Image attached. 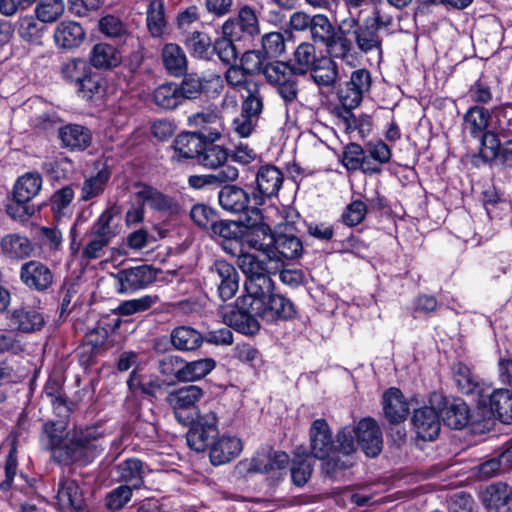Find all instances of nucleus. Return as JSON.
<instances>
[{
    "mask_svg": "<svg viewBox=\"0 0 512 512\" xmlns=\"http://www.w3.org/2000/svg\"><path fill=\"white\" fill-rule=\"evenodd\" d=\"M117 480L133 489H139L144 483V464L138 458H129L116 466Z\"/></svg>",
    "mask_w": 512,
    "mask_h": 512,
    "instance_id": "473e14b6",
    "label": "nucleus"
},
{
    "mask_svg": "<svg viewBox=\"0 0 512 512\" xmlns=\"http://www.w3.org/2000/svg\"><path fill=\"white\" fill-rule=\"evenodd\" d=\"M478 406L489 407L490 412L501 422H512V394L507 389L488 390L484 397L477 401Z\"/></svg>",
    "mask_w": 512,
    "mask_h": 512,
    "instance_id": "dca6fc26",
    "label": "nucleus"
},
{
    "mask_svg": "<svg viewBox=\"0 0 512 512\" xmlns=\"http://www.w3.org/2000/svg\"><path fill=\"white\" fill-rule=\"evenodd\" d=\"M218 203L226 212L238 214L247 210L250 195L242 187L226 183L218 192Z\"/></svg>",
    "mask_w": 512,
    "mask_h": 512,
    "instance_id": "b1692460",
    "label": "nucleus"
},
{
    "mask_svg": "<svg viewBox=\"0 0 512 512\" xmlns=\"http://www.w3.org/2000/svg\"><path fill=\"white\" fill-rule=\"evenodd\" d=\"M237 264L246 276V280L269 273L266 263L253 254H240Z\"/></svg>",
    "mask_w": 512,
    "mask_h": 512,
    "instance_id": "4d7b16f0",
    "label": "nucleus"
},
{
    "mask_svg": "<svg viewBox=\"0 0 512 512\" xmlns=\"http://www.w3.org/2000/svg\"><path fill=\"white\" fill-rule=\"evenodd\" d=\"M99 30L110 38H124L129 35L127 25L117 16L106 15L99 20Z\"/></svg>",
    "mask_w": 512,
    "mask_h": 512,
    "instance_id": "69168bd1",
    "label": "nucleus"
},
{
    "mask_svg": "<svg viewBox=\"0 0 512 512\" xmlns=\"http://www.w3.org/2000/svg\"><path fill=\"white\" fill-rule=\"evenodd\" d=\"M252 308H256V305L244 297L237 299L234 304L221 306L219 314L230 328L245 335H254L259 331L260 324Z\"/></svg>",
    "mask_w": 512,
    "mask_h": 512,
    "instance_id": "20e7f679",
    "label": "nucleus"
},
{
    "mask_svg": "<svg viewBox=\"0 0 512 512\" xmlns=\"http://www.w3.org/2000/svg\"><path fill=\"white\" fill-rule=\"evenodd\" d=\"M289 26L295 32H308L314 43L326 47L334 57L345 58L351 50L350 41L346 37L337 36L334 25L325 14L310 15L298 10L290 15Z\"/></svg>",
    "mask_w": 512,
    "mask_h": 512,
    "instance_id": "f03ea898",
    "label": "nucleus"
},
{
    "mask_svg": "<svg viewBox=\"0 0 512 512\" xmlns=\"http://www.w3.org/2000/svg\"><path fill=\"white\" fill-rule=\"evenodd\" d=\"M310 453L314 458L326 460L334 453V438L328 422L319 418L309 429Z\"/></svg>",
    "mask_w": 512,
    "mask_h": 512,
    "instance_id": "f8f14e48",
    "label": "nucleus"
},
{
    "mask_svg": "<svg viewBox=\"0 0 512 512\" xmlns=\"http://www.w3.org/2000/svg\"><path fill=\"white\" fill-rule=\"evenodd\" d=\"M202 396L203 390L199 386L188 385L171 391L166 402L172 408L178 423L189 426L195 420L196 403Z\"/></svg>",
    "mask_w": 512,
    "mask_h": 512,
    "instance_id": "423d86ee",
    "label": "nucleus"
},
{
    "mask_svg": "<svg viewBox=\"0 0 512 512\" xmlns=\"http://www.w3.org/2000/svg\"><path fill=\"white\" fill-rule=\"evenodd\" d=\"M1 248L5 255L12 259L29 257L33 251L31 241L19 234H8L1 240Z\"/></svg>",
    "mask_w": 512,
    "mask_h": 512,
    "instance_id": "49530a36",
    "label": "nucleus"
},
{
    "mask_svg": "<svg viewBox=\"0 0 512 512\" xmlns=\"http://www.w3.org/2000/svg\"><path fill=\"white\" fill-rule=\"evenodd\" d=\"M267 322H275L278 320H289L296 315V309L292 301L281 294L272 293L265 301L256 308H252Z\"/></svg>",
    "mask_w": 512,
    "mask_h": 512,
    "instance_id": "ddd939ff",
    "label": "nucleus"
},
{
    "mask_svg": "<svg viewBox=\"0 0 512 512\" xmlns=\"http://www.w3.org/2000/svg\"><path fill=\"white\" fill-rule=\"evenodd\" d=\"M270 260L296 259L302 255V241L291 231H276Z\"/></svg>",
    "mask_w": 512,
    "mask_h": 512,
    "instance_id": "5701e85b",
    "label": "nucleus"
},
{
    "mask_svg": "<svg viewBox=\"0 0 512 512\" xmlns=\"http://www.w3.org/2000/svg\"><path fill=\"white\" fill-rule=\"evenodd\" d=\"M309 72L319 86H332L338 78L337 64L327 56H320Z\"/></svg>",
    "mask_w": 512,
    "mask_h": 512,
    "instance_id": "c03bdc74",
    "label": "nucleus"
},
{
    "mask_svg": "<svg viewBox=\"0 0 512 512\" xmlns=\"http://www.w3.org/2000/svg\"><path fill=\"white\" fill-rule=\"evenodd\" d=\"M84 38V29L75 21H62L54 31L55 43L63 49H72L80 46Z\"/></svg>",
    "mask_w": 512,
    "mask_h": 512,
    "instance_id": "7c9ffc66",
    "label": "nucleus"
},
{
    "mask_svg": "<svg viewBox=\"0 0 512 512\" xmlns=\"http://www.w3.org/2000/svg\"><path fill=\"white\" fill-rule=\"evenodd\" d=\"M243 241L252 249L263 252L269 258L273 250V241L275 233H272L270 227L260 225L253 230H245Z\"/></svg>",
    "mask_w": 512,
    "mask_h": 512,
    "instance_id": "e433bc0d",
    "label": "nucleus"
},
{
    "mask_svg": "<svg viewBox=\"0 0 512 512\" xmlns=\"http://www.w3.org/2000/svg\"><path fill=\"white\" fill-rule=\"evenodd\" d=\"M356 427L358 446L368 457H376L383 447L382 432L372 418L361 419Z\"/></svg>",
    "mask_w": 512,
    "mask_h": 512,
    "instance_id": "2eb2a0df",
    "label": "nucleus"
},
{
    "mask_svg": "<svg viewBox=\"0 0 512 512\" xmlns=\"http://www.w3.org/2000/svg\"><path fill=\"white\" fill-rule=\"evenodd\" d=\"M242 451L241 440L234 436H222L216 439L210 448V460L215 466L232 461Z\"/></svg>",
    "mask_w": 512,
    "mask_h": 512,
    "instance_id": "bb28decb",
    "label": "nucleus"
},
{
    "mask_svg": "<svg viewBox=\"0 0 512 512\" xmlns=\"http://www.w3.org/2000/svg\"><path fill=\"white\" fill-rule=\"evenodd\" d=\"M172 346L179 351H194L203 343L200 332L190 326H179L170 333Z\"/></svg>",
    "mask_w": 512,
    "mask_h": 512,
    "instance_id": "f704fd0d",
    "label": "nucleus"
},
{
    "mask_svg": "<svg viewBox=\"0 0 512 512\" xmlns=\"http://www.w3.org/2000/svg\"><path fill=\"white\" fill-rule=\"evenodd\" d=\"M67 425L64 420L51 421L43 425L49 448L60 462H91L102 451V435L95 427L75 430L68 438Z\"/></svg>",
    "mask_w": 512,
    "mask_h": 512,
    "instance_id": "f257e3e1",
    "label": "nucleus"
},
{
    "mask_svg": "<svg viewBox=\"0 0 512 512\" xmlns=\"http://www.w3.org/2000/svg\"><path fill=\"white\" fill-rule=\"evenodd\" d=\"M91 65L97 69H113L122 62L117 48L107 43L96 44L90 52Z\"/></svg>",
    "mask_w": 512,
    "mask_h": 512,
    "instance_id": "72a5a7b5",
    "label": "nucleus"
},
{
    "mask_svg": "<svg viewBox=\"0 0 512 512\" xmlns=\"http://www.w3.org/2000/svg\"><path fill=\"white\" fill-rule=\"evenodd\" d=\"M111 177V172L106 165H102L95 175L87 177L81 186V201H89L100 196Z\"/></svg>",
    "mask_w": 512,
    "mask_h": 512,
    "instance_id": "a19ab883",
    "label": "nucleus"
},
{
    "mask_svg": "<svg viewBox=\"0 0 512 512\" xmlns=\"http://www.w3.org/2000/svg\"><path fill=\"white\" fill-rule=\"evenodd\" d=\"M200 22L199 10L196 6H189L176 17V27L183 38L195 30V25Z\"/></svg>",
    "mask_w": 512,
    "mask_h": 512,
    "instance_id": "774afa93",
    "label": "nucleus"
},
{
    "mask_svg": "<svg viewBox=\"0 0 512 512\" xmlns=\"http://www.w3.org/2000/svg\"><path fill=\"white\" fill-rule=\"evenodd\" d=\"M288 463V454L266 447L257 451L250 460L239 462L237 469L240 473L272 474V477L279 479L286 471Z\"/></svg>",
    "mask_w": 512,
    "mask_h": 512,
    "instance_id": "39448f33",
    "label": "nucleus"
},
{
    "mask_svg": "<svg viewBox=\"0 0 512 512\" xmlns=\"http://www.w3.org/2000/svg\"><path fill=\"white\" fill-rule=\"evenodd\" d=\"M314 42H303L294 51L292 63L298 76H305L315 65L318 58Z\"/></svg>",
    "mask_w": 512,
    "mask_h": 512,
    "instance_id": "8fccbe9b",
    "label": "nucleus"
},
{
    "mask_svg": "<svg viewBox=\"0 0 512 512\" xmlns=\"http://www.w3.org/2000/svg\"><path fill=\"white\" fill-rule=\"evenodd\" d=\"M441 405V417L446 426L460 430L469 423V408L462 399L443 398Z\"/></svg>",
    "mask_w": 512,
    "mask_h": 512,
    "instance_id": "393cba45",
    "label": "nucleus"
},
{
    "mask_svg": "<svg viewBox=\"0 0 512 512\" xmlns=\"http://www.w3.org/2000/svg\"><path fill=\"white\" fill-rule=\"evenodd\" d=\"M489 512H512V488L503 482L490 484L481 496Z\"/></svg>",
    "mask_w": 512,
    "mask_h": 512,
    "instance_id": "4be33fe9",
    "label": "nucleus"
},
{
    "mask_svg": "<svg viewBox=\"0 0 512 512\" xmlns=\"http://www.w3.org/2000/svg\"><path fill=\"white\" fill-rule=\"evenodd\" d=\"M137 196L143 201V203L158 212L176 214L180 210L179 203L175 198L166 195L151 186H144L137 192Z\"/></svg>",
    "mask_w": 512,
    "mask_h": 512,
    "instance_id": "c756f323",
    "label": "nucleus"
},
{
    "mask_svg": "<svg viewBox=\"0 0 512 512\" xmlns=\"http://www.w3.org/2000/svg\"><path fill=\"white\" fill-rule=\"evenodd\" d=\"M65 10L63 0H42L36 6L37 18L43 23H52L59 19Z\"/></svg>",
    "mask_w": 512,
    "mask_h": 512,
    "instance_id": "bf43d9fd",
    "label": "nucleus"
},
{
    "mask_svg": "<svg viewBox=\"0 0 512 512\" xmlns=\"http://www.w3.org/2000/svg\"><path fill=\"white\" fill-rule=\"evenodd\" d=\"M161 60L166 71L174 77L183 76L188 61L184 50L176 43H167L161 50Z\"/></svg>",
    "mask_w": 512,
    "mask_h": 512,
    "instance_id": "2f4dec72",
    "label": "nucleus"
},
{
    "mask_svg": "<svg viewBox=\"0 0 512 512\" xmlns=\"http://www.w3.org/2000/svg\"><path fill=\"white\" fill-rule=\"evenodd\" d=\"M245 291L247 292V299L254 303L256 306L260 305L267 299L274 291V282L270 274L257 276L249 280H245Z\"/></svg>",
    "mask_w": 512,
    "mask_h": 512,
    "instance_id": "4c0bfd02",
    "label": "nucleus"
},
{
    "mask_svg": "<svg viewBox=\"0 0 512 512\" xmlns=\"http://www.w3.org/2000/svg\"><path fill=\"white\" fill-rule=\"evenodd\" d=\"M212 232L226 240H243L245 228L238 221L221 220L213 223Z\"/></svg>",
    "mask_w": 512,
    "mask_h": 512,
    "instance_id": "338daca9",
    "label": "nucleus"
},
{
    "mask_svg": "<svg viewBox=\"0 0 512 512\" xmlns=\"http://www.w3.org/2000/svg\"><path fill=\"white\" fill-rule=\"evenodd\" d=\"M228 157L229 153L226 148L205 142L197 162L207 169L217 171L223 166H231L227 164Z\"/></svg>",
    "mask_w": 512,
    "mask_h": 512,
    "instance_id": "37998d69",
    "label": "nucleus"
},
{
    "mask_svg": "<svg viewBox=\"0 0 512 512\" xmlns=\"http://www.w3.org/2000/svg\"><path fill=\"white\" fill-rule=\"evenodd\" d=\"M238 30L248 36L260 33V25L255 11L250 6H243L235 19H228L222 26L223 34L229 37H238Z\"/></svg>",
    "mask_w": 512,
    "mask_h": 512,
    "instance_id": "aec40b11",
    "label": "nucleus"
},
{
    "mask_svg": "<svg viewBox=\"0 0 512 512\" xmlns=\"http://www.w3.org/2000/svg\"><path fill=\"white\" fill-rule=\"evenodd\" d=\"M268 60L267 56H265L261 50H249L242 55L240 59V66L249 74V76L256 74L263 75V71Z\"/></svg>",
    "mask_w": 512,
    "mask_h": 512,
    "instance_id": "680f3d73",
    "label": "nucleus"
},
{
    "mask_svg": "<svg viewBox=\"0 0 512 512\" xmlns=\"http://www.w3.org/2000/svg\"><path fill=\"white\" fill-rule=\"evenodd\" d=\"M117 213L118 211L116 207L106 209L93 224L90 231V236L104 238L108 241H111L115 236L111 228V221Z\"/></svg>",
    "mask_w": 512,
    "mask_h": 512,
    "instance_id": "0e129e2a",
    "label": "nucleus"
},
{
    "mask_svg": "<svg viewBox=\"0 0 512 512\" xmlns=\"http://www.w3.org/2000/svg\"><path fill=\"white\" fill-rule=\"evenodd\" d=\"M370 25L388 36L392 34L394 27V17L389 13L387 7L379 0V4L375 5L372 15L365 19Z\"/></svg>",
    "mask_w": 512,
    "mask_h": 512,
    "instance_id": "6e6d98bb",
    "label": "nucleus"
},
{
    "mask_svg": "<svg viewBox=\"0 0 512 512\" xmlns=\"http://www.w3.org/2000/svg\"><path fill=\"white\" fill-rule=\"evenodd\" d=\"M183 42L193 57L202 60H210L212 58L213 43L206 33L194 30L192 34L183 38Z\"/></svg>",
    "mask_w": 512,
    "mask_h": 512,
    "instance_id": "09e8293b",
    "label": "nucleus"
},
{
    "mask_svg": "<svg viewBox=\"0 0 512 512\" xmlns=\"http://www.w3.org/2000/svg\"><path fill=\"white\" fill-rule=\"evenodd\" d=\"M263 76L269 84L275 85L289 78L298 77V74L291 62L271 59L264 68Z\"/></svg>",
    "mask_w": 512,
    "mask_h": 512,
    "instance_id": "3c124183",
    "label": "nucleus"
},
{
    "mask_svg": "<svg viewBox=\"0 0 512 512\" xmlns=\"http://www.w3.org/2000/svg\"><path fill=\"white\" fill-rule=\"evenodd\" d=\"M42 182L38 172H28L16 181L13 196L19 201H31L39 193Z\"/></svg>",
    "mask_w": 512,
    "mask_h": 512,
    "instance_id": "79ce46f5",
    "label": "nucleus"
},
{
    "mask_svg": "<svg viewBox=\"0 0 512 512\" xmlns=\"http://www.w3.org/2000/svg\"><path fill=\"white\" fill-rule=\"evenodd\" d=\"M475 163H498L504 169H512V139L499 142L492 134L484 140V148L473 158Z\"/></svg>",
    "mask_w": 512,
    "mask_h": 512,
    "instance_id": "9d476101",
    "label": "nucleus"
},
{
    "mask_svg": "<svg viewBox=\"0 0 512 512\" xmlns=\"http://www.w3.org/2000/svg\"><path fill=\"white\" fill-rule=\"evenodd\" d=\"M241 113L258 120L263 110V96L260 83L241 93Z\"/></svg>",
    "mask_w": 512,
    "mask_h": 512,
    "instance_id": "603ef678",
    "label": "nucleus"
},
{
    "mask_svg": "<svg viewBox=\"0 0 512 512\" xmlns=\"http://www.w3.org/2000/svg\"><path fill=\"white\" fill-rule=\"evenodd\" d=\"M10 322L19 331L28 333L40 330L44 325V318L34 309L19 308L12 312Z\"/></svg>",
    "mask_w": 512,
    "mask_h": 512,
    "instance_id": "ea45409f",
    "label": "nucleus"
},
{
    "mask_svg": "<svg viewBox=\"0 0 512 512\" xmlns=\"http://www.w3.org/2000/svg\"><path fill=\"white\" fill-rule=\"evenodd\" d=\"M215 361L212 358H204L184 363L182 381H195L208 375L215 368Z\"/></svg>",
    "mask_w": 512,
    "mask_h": 512,
    "instance_id": "5fc2aeb1",
    "label": "nucleus"
},
{
    "mask_svg": "<svg viewBox=\"0 0 512 512\" xmlns=\"http://www.w3.org/2000/svg\"><path fill=\"white\" fill-rule=\"evenodd\" d=\"M20 280L31 290L45 292L53 285L54 274L43 262L30 260L22 264Z\"/></svg>",
    "mask_w": 512,
    "mask_h": 512,
    "instance_id": "9b49d317",
    "label": "nucleus"
},
{
    "mask_svg": "<svg viewBox=\"0 0 512 512\" xmlns=\"http://www.w3.org/2000/svg\"><path fill=\"white\" fill-rule=\"evenodd\" d=\"M284 175L274 165L261 166L256 174V190L253 193L257 204H262L264 198L276 196L282 187Z\"/></svg>",
    "mask_w": 512,
    "mask_h": 512,
    "instance_id": "4468645a",
    "label": "nucleus"
},
{
    "mask_svg": "<svg viewBox=\"0 0 512 512\" xmlns=\"http://www.w3.org/2000/svg\"><path fill=\"white\" fill-rule=\"evenodd\" d=\"M383 411L387 420L392 424L401 423L406 419L409 405L399 389L390 388L384 393Z\"/></svg>",
    "mask_w": 512,
    "mask_h": 512,
    "instance_id": "c85d7f7f",
    "label": "nucleus"
},
{
    "mask_svg": "<svg viewBox=\"0 0 512 512\" xmlns=\"http://www.w3.org/2000/svg\"><path fill=\"white\" fill-rule=\"evenodd\" d=\"M237 38L238 37H229L223 34V37L216 39L212 45L213 55L216 54L226 65L235 63L238 57V52L233 43V39Z\"/></svg>",
    "mask_w": 512,
    "mask_h": 512,
    "instance_id": "052dcab7",
    "label": "nucleus"
},
{
    "mask_svg": "<svg viewBox=\"0 0 512 512\" xmlns=\"http://www.w3.org/2000/svg\"><path fill=\"white\" fill-rule=\"evenodd\" d=\"M157 278V270L149 265L125 268L114 275L117 291L121 294L135 292L153 283Z\"/></svg>",
    "mask_w": 512,
    "mask_h": 512,
    "instance_id": "1a4fd4ad",
    "label": "nucleus"
},
{
    "mask_svg": "<svg viewBox=\"0 0 512 512\" xmlns=\"http://www.w3.org/2000/svg\"><path fill=\"white\" fill-rule=\"evenodd\" d=\"M209 281L216 286L222 300L233 298L239 288V274L226 260H216L208 270Z\"/></svg>",
    "mask_w": 512,
    "mask_h": 512,
    "instance_id": "6e6552de",
    "label": "nucleus"
},
{
    "mask_svg": "<svg viewBox=\"0 0 512 512\" xmlns=\"http://www.w3.org/2000/svg\"><path fill=\"white\" fill-rule=\"evenodd\" d=\"M239 176V170L235 166H223L221 169L210 174L191 175L188 184L196 190L208 188H221L226 183L234 182Z\"/></svg>",
    "mask_w": 512,
    "mask_h": 512,
    "instance_id": "412c9836",
    "label": "nucleus"
},
{
    "mask_svg": "<svg viewBox=\"0 0 512 512\" xmlns=\"http://www.w3.org/2000/svg\"><path fill=\"white\" fill-rule=\"evenodd\" d=\"M371 86V73L364 68L353 71L350 79L339 85L337 97L344 109L341 115L347 130L361 129L362 124L351 111L361 104L364 94L371 90Z\"/></svg>",
    "mask_w": 512,
    "mask_h": 512,
    "instance_id": "7ed1b4c3",
    "label": "nucleus"
},
{
    "mask_svg": "<svg viewBox=\"0 0 512 512\" xmlns=\"http://www.w3.org/2000/svg\"><path fill=\"white\" fill-rule=\"evenodd\" d=\"M452 375L459 391L467 396H471L476 402L480 397H484L485 392L489 390V386L483 383L472 373L469 367L462 363L453 365Z\"/></svg>",
    "mask_w": 512,
    "mask_h": 512,
    "instance_id": "a211bd4d",
    "label": "nucleus"
},
{
    "mask_svg": "<svg viewBox=\"0 0 512 512\" xmlns=\"http://www.w3.org/2000/svg\"><path fill=\"white\" fill-rule=\"evenodd\" d=\"M204 144L203 135L196 132H186L177 136L174 141V149L179 157L198 160Z\"/></svg>",
    "mask_w": 512,
    "mask_h": 512,
    "instance_id": "c9c22d12",
    "label": "nucleus"
},
{
    "mask_svg": "<svg viewBox=\"0 0 512 512\" xmlns=\"http://www.w3.org/2000/svg\"><path fill=\"white\" fill-rule=\"evenodd\" d=\"M383 35L382 32L366 21H364L361 27L353 31L354 42L357 48L365 54L375 53L378 60H381L383 55Z\"/></svg>",
    "mask_w": 512,
    "mask_h": 512,
    "instance_id": "a878e982",
    "label": "nucleus"
},
{
    "mask_svg": "<svg viewBox=\"0 0 512 512\" xmlns=\"http://www.w3.org/2000/svg\"><path fill=\"white\" fill-rule=\"evenodd\" d=\"M146 26L153 38H160L167 28L164 6L160 0H149L146 11Z\"/></svg>",
    "mask_w": 512,
    "mask_h": 512,
    "instance_id": "a18cd8bd",
    "label": "nucleus"
},
{
    "mask_svg": "<svg viewBox=\"0 0 512 512\" xmlns=\"http://www.w3.org/2000/svg\"><path fill=\"white\" fill-rule=\"evenodd\" d=\"M218 434L192 425L187 433V444L196 452H203L216 440Z\"/></svg>",
    "mask_w": 512,
    "mask_h": 512,
    "instance_id": "13d9d810",
    "label": "nucleus"
},
{
    "mask_svg": "<svg viewBox=\"0 0 512 512\" xmlns=\"http://www.w3.org/2000/svg\"><path fill=\"white\" fill-rule=\"evenodd\" d=\"M224 77L227 84L234 90L244 92L259 82L248 78L249 74L240 66L235 63L228 65Z\"/></svg>",
    "mask_w": 512,
    "mask_h": 512,
    "instance_id": "864d4df0",
    "label": "nucleus"
},
{
    "mask_svg": "<svg viewBox=\"0 0 512 512\" xmlns=\"http://www.w3.org/2000/svg\"><path fill=\"white\" fill-rule=\"evenodd\" d=\"M412 425L418 438L432 441L440 432V416L433 407L424 406L414 411Z\"/></svg>",
    "mask_w": 512,
    "mask_h": 512,
    "instance_id": "f3484780",
    "label": "nucleus"
},
{
    "mask_svg": "<svg viewBox=\"0 0 512 512\" xmlns=\"http://www.w3.org/2000/svg\"><path fill=\"white\" fill-rule=\"evenodd\" d=\"M358 447L356 438V427L346 425L340 428L334 438V453L335 455H342L346 457L342 460L339 456L328 459L323 464V469L327 474H333L337 470H344L353 466V455L356 453Z\"/></svg>",
    "mask_w": 512,
    "mask_h": 512,
    "instance_id": "0eeeda50",
    "label": "nucleus"
},
{
    "mask_svg": "<svg viewBox=\"0 0 512 512\" xmlns=\"http://www.w3.org/2000/svg\"><path fill=\"white\" fill-rule=\"evenodd\" d=\"M491 115L489 110L481 106L471 107L464 115V123L474 138L481 142L483 134L489 131Z\"/></svg>",
    "mask_w": 512,
    "mask_h": 512,
    "instance_id": "58836bf2",
    "label": "nucleus"
},
{
    "mask_svg": "<svg viewBox=\"0 0 512 512\" xmlns=\"http://www.w3.org/2000/svg\"><path fill=\"white\" fill-rule=\"evenodd\" d=\"M57 504L63 512H88L83 492L73 479L60 481L57 492Z\"/></svg>",
    "mask_w": 512,
    "mask_h": 512,
    "instance_id": "6ab92c4d",
    "label": "nucleus"
},
{
    "mask_svg": "<svg viewBox=\"0 0 512 512\" xmlns=\"http://www.w3.org/2000/svg\"><path fill=\"white\" fill-rule=\"evenodd\" d=\"M59 138L63 146L71 151H84L92 143L90 129L79 124H67L61 127Z\"/></svg>",
    "mask_w": 512,
    "mask_h": 512,
    "instance_id": "cd10ccee",
    "label": "nucleus"
},
{
    "mask_svg": "<svg viewBox=\"0 0 512 512\" xmlns=\"http://www.w3.org/2000/svg\"><path fill=\"white\" fill-rule=\"evenodd\" d=\"M88 72H90V68L84 59H68L61 65L63 78L71 83L77 84Z\"/></svg>",
    "mask_w": 512,
    "mask_h": 512,
    "instance_id": "e2e57ef3",
    "label": "nucleus"
},
{
    "mask_svg": "<svg viewBox=\"0 0 512 512\" xmlns=\"http://www.w3.org/2000/svg\"><path fill=\"white\" fill-rule=\"evenodd\" d=\"M152 100L156 106L164 110H174L182 104L178 84L168 82L155 88Z\"/></svg>",
    "mask_w": 512,
    "mask_h": 512,
    "instance_id": "de8ad7c7",
    "label": "nucleus"
}]
</instances>
